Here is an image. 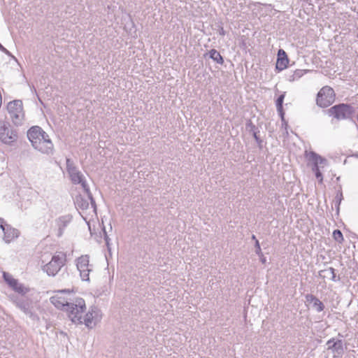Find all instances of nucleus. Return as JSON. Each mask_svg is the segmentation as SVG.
<instances>
[{
    "mask_svg": "<svg viewBox=\"0 0 358 358\" xmlns=\"http://www.w3.org/2000/svg\"><path fill=\"white\" fill-rule=\"evenodd\" d=\"M91 269H82L79 270L80 277L83 280L88 281L89 280V273L91 271Z\"/></svg>",
    "mask_w": 358,
    "mask_h": 358,
    "instance_id": "obj_25",
    "label": "nucleus"
},
{
    "mask_svg": "<svg viewBox=\"0 0 358 358\" xmlns=\"http://www.w3.org/2000/svg\"><path fill=\"white\" fill-rule=\"evenodd\" d=\"M357 38H358V33H357Z\"/></svg>",
    "mask_w": 358,
    "mask_h": 358,
    "instance_id": "obj_42",
    "label": "nucleus"
},
{
    "mask_svg": "<svg viewBox=\"0 0 358 358\" xmlns=\"http://www.w3.org/2000/svg\"><path fill=\"white\" fill-rule=\"evenodd\" d=\"M278 113H279L282 120H284V115H285V113H284L282 108H281V110H278Z\"/></svg>",
    "mask_w": 358,
    "mask_h": 358,
    "instance_id": "obj_33",
    "label": "nucleus"
},
{
    "mask_svg": "<svg viewBox=\"0 0 358 358\" xmlns=\"http://www.w3.org/2000/svg\"><path fill=\"white\" fill-rule=\"evenodd\" d=\"M64 229H62V228H59V232H58V236H61L63 234V231H64Z\"/></svg>",
    "mask_w": 358,
    "mask_h": 358,
    "instance_id": "obj_35",
    "label": "nucleus"
},
{
    "mask_svg": "<svg viewBox=\"0 0 358 358\" xmlns=\"http://www.w3.org/2000/svg\"><path fill=\"white\" fill-rule=\"evenodd\" d=\"M101 315L97 307H92L84 317V322L87 327H91L92 323L94 324L101 320Z\"/></svg>",
    "mask_w": 358,
    "mask_h": 358,
    "instance_id": "obj_10",
    "label": "nucleus"
},
{
    "mask_svg": "<svg viewBox=\"0 0 358 358\" xmlns=\"http://www.w3.org/2000/svg\"><path fill=\"white\" fill-rule=\"evenodd\" d=\"M219 33L220 35H224V30L223 28H221L220 30L219 31Z\"/></svg>",
    "mask_w": 358,
    "mask_h": 358,
    "instance_id": "obj_36",
    "label": "nucleus"
},
{
    "mask_svg": "<svg viewBox=\"0 0 358 358\" xmlns=\"http://www.w3.org/2000/svg\"><path fill=\"white\" fill-rule=\"evenodd\" d=\"M77 268L78 270L90 269L89 268V257L88 256H82L77 259Z\"/></svg>",
    "mask_w": 358,
    "mask_h": 358,
    "instance_id": "obj_18",
    "label": "nucleus"
},
{
    "mask_svg": "<svg viewBox=\"0 0 358 358\" xmlns=\"http://www.w3.org/2000/svg\"><path fill=\"white\" fill-rule=\"evenodd\" d=\"M5 48L0 43V50H4Z\"/></svg>",
    "mask_w": 358,
    "mask_h": 358,
    "instance_id": "obj_40",
    "label": "nucleus"
},
{
    "mask_svg": "<svg viewBox=\"0 0 358 358\" xmlns=\"http://www.w3.org/2000/svg\"><path fill=\"white\" fill-rule=\"evenodd\" d=\"M66 170L69 173L71 180L73 184H80L85 192L90 199V203L94 210H96V203L87 185L85 176L74 165L73 162L70 159H66Z\"/></svg>",
    "mask_w": 358,
    "mask_h": 358,
    "instance_id": "obj_3",
    "label": "nucleus"
},
{
    "mask_svg": "<svg viewBox=\"0 0 358 358\" xmlns=\"http://www.w3.org/2000/svg\"><path fill=\"white\" fill-rule=\"evenodd\" d=\"M16 306L23 311L26 315L30 317H34V315L30 308V303L28 300L25 299H17L15 301Z\"/></svg>",
    "mask_w": 358,
    "mask_h": 358,
    "instance_id": "obj_14",
    "label": "nucleus"
},
{
    "mask_svg": "<svg viewBox=\"0 0 358 358\" xmlns=\"http://www.w3.org/2000/svg\"><path fill=\"white\" fill-rule=\"evenodd\" d=\"M261 262L264 264L266 262V258L265 257H262L261 258Z\"/></svg>",
    "mask_w": 358,
    "mask_h": 358,
    "instance_id": "obj_39",
    "label": "nucleus"
},
{
    "mask_svg": "<svg viewBox=\"0 0 358 358\" xmlns=\"http://www.w3.org/2000/svg\"><path fill=\"white\" fill-rule=\"evenodd\" d=\"M8 224H5V221L3 218L0 217V228L3 230L5 229Z\"/></svg>",
    "mask_w": 358,
    "mask_h": 358,
    "instance_id": "obj_32",
    "label": "nucleus"
},
{
    "mask_svg": "<svg viewBox=\"0 0 358 358\" xmlns=\"http://www.w3.org/2000/svg\"><path fill=\"white\" fill-rule=\"evenodd\" d=\"M314 173H315L316 178L319 180L320 182H322L323 180V176H322V172L320 171V169L317 170L316 171H314Z\"/></svg>",
    "mask_w": 358,
    "mask_h": 358,
    "instance_id": "obj_27",
    "label": "nucleus"
},
{
    "mask_svg": "<svg viewBox=\"0 0 358 358\" xmlns=\"http://www.w3.org/2000/svg\"><path fill=\"white\" fill-rule=\"evenodd\" d=\"M71 217L69 215L59 217L57 220L58 227L64 229L71 222Z\"/></svg>",
    "mask_w": 358,
    "mask_h": 358,
    "instance_id": "obj_20",
    "label": "nucleus"
},
{
    "mask_svg": "<svg viewBox=\"0 0 358 358\" xmlns=\"http://www.w3.org/2000/svg\"><path fill=\"white\" fill-rule=\"evenodd\" d=\"M319 276L323 279L328 278L333 282L340 281V276L336 274V270L332 267H328L319 271Z\"/></svg>",
    "mask_w": 358,
    "mask_h": 358,
    "instance_id": "obj_12",
    "label": "nucleus"
},
{
    "mask_svg": "<svg viewBox=\"0 0 358 358\" xmlns=\"http://www.w3.org/2000/svg\"><path fill=\"white\" fill-rule=\"evenodd\" d=\"M27 137L34 149L43 154H52L53 143L48 134L40 127H31L27 131Z\"/></svg>",
    "mask_w": 358,
    "mask_h": 358,
    "instance_id": "obj_2",
    "label": "nucleus"
},
{
    "mask_svg": "<svg viewBox=\"0 0 358 358\" xmlns=\"http://www.w3.org/2000/svg\"><path fill=\"white\" fill-rule=\"evenodd\" d=\"M11 288L21 294H25L29 291L28 288L25 287L22 284L19 283L18 281L16 282V285L13 286Z\"/></svg>",
    "mask_w": 358,
    "mask_h": 358,
    "instance_id": "obj_22",
    "label": "nucleus"
},
{
    "mask_svg": "<svg viewBox=\"0 0 358 358\" xmlns=\"http://www.w3.org/2000/svg\"><path fill=\"white\" fill-rule=\"evenodd\" d=\"M355 112V108L348 103H338L324 110L325 114L338 121L350 118Z\"/></svg>",
    "mask_w": 358,
    "mask_h": 358,
    "instance_id": "obj_4",
    "label": "nucleus"
},
{
    "mask_svg": "<svg viewBox=\"0 0 358 358\" xmlns=\"http://www.w3.org/2000/svg\"><path fill=\"white\" fill-rule=\"evenodd\" d=\"M335 338H331L330 340H329L327 342V345H328V347H329V345H331L334 341H335Z\"/></svg>",
    "mask_w": 358,
    "mask_h": 358,
    "instance_id": "obj_34",
    "label": "nucleus"
},
{
    "mask_svg": "<svg viewBox=\"0 0 358 358\" xmlns=\"http://www.w3.org/2000/svg\"><path fill=\"white\" fill-rule=\"evenodd\" d=\"M3 278L5 282L10 287H12L14 285H16V282L17 280L13 278V276L6 272H3Z\"/></svg>",
    "mask_w": 358,
    "mask_h": 358,
    "instance_id": "obj_21",
    "label": "nucleus"
},
{
    "mask_svg": "<svg viewBox=\"0 0 358 358\" xmlns=\"http://www.w3.org/2000/svg\"><path fill=\"white\" fill-rule=\"evenodd\" d=\"M88 199L90 200L88 197L87 199H86L83 196L78 195L76 197L75 203L79 208L82 210H87L90 206Z\"/></svg>",
    "mask_w": 358,
    "mask_h": 358,
    "instance_id": "obj_17",
    "label": "nucleus"
},
{
    "mask_svg": "<svg viewBox=\"0 0 358 358\" xmlns=\"http://www.w3.org/2000/svg\"><path fill=\"white\" fill-rule=\"evenodd\" d=\"M307 72L308 70L297 69L294 72L293 75L290 76L289 80L294 81L297 80L302 77Z\"/></svg>",
    "mask_w": 358,
    "mask_h": 358,
    "instance_id": "obj_23",
    "label": "nucleus"
},
{
    "mask_svg": "<svg viewBox=\"0 0 358 358\" xmlns=\"http://www.w3.org/2000/svg\"><path fill=\"white\" fill-rule=\"evenodd\" d=\"M66 292L69 293V291L66 289L58 291L57 294L50 297V302L58 309H65L73 322L82 323V315L86 308L85 302L82 298L75 299L66 298L64 294Z\"/></svg>",
    "mask_w": 358,
    "mask_h": 358,
    "instance_id": "obj_1",
    "label": "nucleus"
},
{
    "mask_svg": "<svg viewBox=\"0 0 358 358\" xmlns=\"http://www.w3.org/2000/svg\"><path fill=\"white\" fill-rule=\"evenodd\" d=\"M284 99H285V94H281L280 95L277 100H276V108H277V110H281V108H282V104H283V101H284Z\"/></svg>",
    "mask_w": 358,
    "mask_h": 358,
    "instance_id": "obj_26",
    "label": "nucleus"
},
{
    "mask_svg": "<svg viewBox=\"0 0 358 358\" xmlns=\"http://www.w3.org/2000/svg\"><path fill=\"white\" fill-rule=\"evenodd\" d=\"M328 350H331L335 352L338 356H342L344 353V348L343 341L341 339L335 340L334 343L328 347Z\"/></svg>",
    "mask_w": 358,
    "mask_h": 358,
    "instance_id": "obj_16",
    "label": "nucleus"
},
{
    "mask_svg": "<svg viewBox=\"0 0 358 358\" xmlns=\"http://www.w3.org/2000/svg\"><path fill=\"white\" fill-rule=\"evenodd\" d=\"M103 233H104V239H105V241H106V244L107 245L108 249L110 250V245H109L110 238H108V235L106 234L105 228L103 229Z\"/></svg>",
    "mask_w": 358,
    "mask_h": 358,
    "instance_id": "obj_31",
    "label": "nucleus"
},
{
    "mask_svg": "<svg viewBox=\"0 0 358 358\" xmlns=\"http://www.w3.org/2000/svg\"><path fill=\"white\" fill-rule=\"evenodd\" d=\"M336 94L333 88L324 86L317 94L316 104L320 108H327L335 101Z\"/></svg>",
    "mask_w": 358,
    "mask_h": 358,
    "instance_id": "obj_6",
    "label": "nucleus"
},
{
    "mask_svg": "<svg viewBox=\"0 0 358 358\" xmlns=\"http://www.w3.org/2000/svg\"><path fill=\"white\" fill-rule=\"evenodd\" d=\"M17 139V132L10 128L8 122H2L0 124V141L6 145H11Z\"/></svg>",
    "mask_w": 358,
    "mask_h": 358,
    "instance_id": "obj_8",
    "label": "nucleus"
},
{
    "mask_svg": "<svg viewBox=\"0 0 358 358\" xmlns=\"http://www.w3.org/2000/svg\"><path fill=\"white\" fill-rule=\"evenodd\" d=\"M306 157L308 162L311 164L312 171H316L320 170V165L325 166L327 160L313 151H306Z\"/></svg>",
    "mask_w": 358,
    "mask_h": 358,
    "instance_id": "obj_9",
    "label": "nucleus"
},
{
    "mask_svg": "<svg viewBox=\"0 0 358 358\" xmlns=\"http://www.w3.org/2000/svg\"><path fill=\"white\" fill-rule=\"evenodd\" d=\"M1 51H2L3 52L6 53V55H10V52H9L6 48H5V50H1Z\"/></svg>",
    "mask_w": 358,
    "mask_h": 358,
    "instance_id": "obj_38",
    "label": "nucleus"
},
{
    "mask_svg": "<svg viewBox=\"0 0 358 358\" xmlns=\"http://www.w3.org/2000/svg\"><path fill=\"white\" fill-rule=\"evenodd\" d=\"M252 240H255V241H256V240H257V239L256 238V236H255V235H252Z\"/></svg>",
    "mask_w": 358,
    "mask_h": 358,
    "instance_id": "obj_41",
    "label": "nucleus"
},
{
    "mask_svg": "<svg viewBox=\"0 0 358 358\" xmlns=\"http://www.w3.org/2000/svg\"><path fill=\"white\" fill-rule=\"evenodd\" d=\"M306 301L308 303H313V308L318 313L322 312L324 309V303L315 296L308 294L305 296Z\"/></svg>",
    "mask_w": 358,
    "mask_h": 358,
    "instance_id": "obj_13",
    "label": "nucleus"
},
{
    "mask_svg": "<svg viewBox=\"0 0 358 358\" xmlns=\"http://www.w3.org/2000/svg\"><path fill=\"white\" fill-rule=\"evenodd\" d=\"M7 109L13 122L15 125H20L24 116L22 101L14 100L9 102L7 106Z\"/></svg>",
    "mask_w": 358,
    "mask_h": 358,
    "instance_id": "obj_7",
    "label": "nucleus"
},
{
    "mask_svg": "<svg viewBox=\"0 0 358 358\" xmlns=\"http://www.w3.org/2000/svg\"><path fill=\"white\" fill-rule=\"evenodd\" d=\"M253 137L255 139L256 142L258 143L259 146L262 147V141L260 139L259 136L257 135V133L256 131L253 132Z\"/></svg>",
    "mask_w": 358,
    "mask_h": 358,
    "instance_id": "obj_29",
    "label": "nucleus"
},
{
    "mask_svg": "<svg viewBox=\"0 0 358 358\" xmlns=\"http://www.w3.org/2000/svg\"><path fill=\"white\" fill-rule=\"evenodd\" d=\"M278 58L276 62V69L278 71H282L287 68L289 59L287 57V53L282 49H279L278 52Z\"/></svg>",
    "mask_w": 358,
    "mask_h": 358,
    "instance_id": "obj_11",
    "label": "nucleus"
},
{
    "mask_svg": "<svg viewBox=\"0 0 358 358\" xmlns=\"http://www.w3.org/2000/svg\"><path fill=\"white\" fill-rule=\"evenodd\" d=\"M342 193H338L337 195L336 196V205L338 206V207L339 206L341 202V200H342Z\"/></svg>",
    "mask_w": 358,
    "mask_h": 358,
    "instance_id": "obj_30",
    "label": "nucleus"
},
{
    "mask_svg": "<svg viewBox=\"0 0 358 358\" xmlns=\"http://www.w3.org/2000/svg\"><path fill=\"white\" fill-rule=\"evenodd\" d=\"M209 57L217 64H222L224 63V59L222 55L215 49H212L208 52Z\"/></svg>",
    "mask_w": 358,
    "mask_h": 358,
    "instance_id": "obj_19",
    "label": "nucleus"
},
{
    "mask_svg": "<svg viewBox=\"0 0 358 358\" xmlns=\"http://www.w3.org/2000/svg\"><path fill=\"white\" fill-rule=\"evenodd\" d=\"M255 252L258 255H262V250H261V248H260V245H259V241L258 240H256V243H255Z\"/></svg>",
    "mask_w": 358,
    "mask_h": 358,
    "instance_id": "obj_28",
    "label": "nucleus"
},
{
    "mask_svg": "<svg viewBox=\"0 0 358 358\" xmlns=\"http://www.w3.org/2000/svg\"><path fill=\"white\" fill-rule=\"evenodd\" d=\"M66 256L64 254L55 255L51 260L42 267L43 272L49 276H55L65 265Z\"/></svg>",
    "mask_w": 358,
    "mask_h": 358,
    "instance_id": "obj_5",
    "label": "nucleus"
},
{
    "mask_svg": "<svg viewBox=\"0 0 358 358\" xmlns=\"http://www.w3.org/2000/svg\"><path fill=\"white\" fill-rule=\"evenodd\" d=\"M3 232L4 234L3 240L6 243H10L12 239L18 237L20 234L17 229L11 227L8 224L5 229H3Z\"/></svg>",
    "mask_w": 358,
    "mask_h": 358,
    "instance_id": "obj_15",
    "label": "nucleus"
},
{
    "mask_svg": "<svg viewBox=\"0 0 358 358\" xmlns=\"http://www.w3.org/2000/svg\"><path fill=\"white\" fill-rule=\"evenodd\" d=\"M333 238L339 243H341L344 240L343 234L339 229H336L334 231Z\"/></svg>",
    "mask_w": 358,
    "mask_h": 358,
    "instance_id": "obj_24",
    "label": "nucleus"
},
{
    "mask_svg": "<svg viewBox=\"0 0 358 358\" xmlns=\"http://www.w3.org/2000/svg\"><path fill=\"white\" fill-rule=\"evenodd\" d=\"M1 51H2L3 52L6 53V55H10V52H9L6 48H5V50H1Z\"/></svg>",
    "mask_w": 358,
    "mask_h": 358,
    "instance_id": "obj_37",
    "label": "nucleus"
}]
</instances>
